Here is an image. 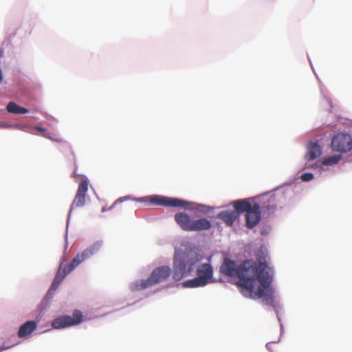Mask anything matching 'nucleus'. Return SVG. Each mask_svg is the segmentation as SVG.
<instances>
[{
	"label": "nucleus",
	"instance_id": "obj_7",
	"mask_svg": "<svg viewBox=\"0 0 352 352\" xmlns=\"http://www.w3.org/2000/svg\"><path fill=\"white\" fill-rule=\"evenodd\" d=\"M331 145L335 151L346 153L352 149V137L345 133H337L333 137Z\"/></svg>",
	"mask_w": 352,
	"mask_h": 352
},
{
	"label": "nucleus",
	"instance_id": "obj_23",
	"mask_svg": "<svg viewBox=\"0 0 352 352\" xmlns=\"http://www.w3.org/2000/svg\"><path fill=\"white\" fill-rule=\"evenodd\" d=\"M105 211V208H103L102 210V212H104Z\"/></svg>",
	"mask_w": 352,
	"mask_h": 352
},
{
	"label": "nucleus",
	"instance_id": "obj_15",
	"mask_svg": "<svg viewBox=\"0 0 352 352\" xmlns=\"http://www.w3.org/2000/svg\"><path fill=\"white\" fill-rule=\"evenodd\" d=\"M234 212H237V216L243 212H248L252 208V205L247 200H238L233 202Z\"/></svg>",
	"mask_w": 352,
	"mask_h": 352
},
{
	"label": "nucleus",
	"instance_id": "obj_9",
	"mask_svg": "<svg viewBox=\"0 0 352 352\" xmlns=\"http://www.w3.org/2000/svg\"><path fill=\"white\" fill-rule=\"evenodd\" d=\"M151 203L155 205L186 208L188 203L182 199L175 198H168L161 196H154L150 199Z\"/></svg>",
	"mask_w": 352,
	"mask_h": 352
},
{
	"label": "nucleus",
	"instance_id": "obj_1",
	"mask_svg": "<svg viewBox=\"0 0 352 352\" xmlns=\"http://www.w3.org/2000/svg\"><path fill=\"white\" fill-rule=\"evenodd\" d=\"M257 260L258 265L248 259L237 265L234 261L226 258L220 267V272L226 276H236V285L243 292H247L253 298H261L265 295V289L272 284L274 272L264 257Z\"/></svg>",
	"mask_w": 352,
	"mask_h": 352
},
{
	"label": "nucleus",
	"instance_id": "obj_4",
	"mask_svg": "<svg viewBox=\"0 0 352 352\" xmlns=\"http://www.w3.org/2000/svg\"><path fill=\"white\" fill-rule=\"evenodd\" d=\"M170 273L171 269L168 266L158 267L153 270L147 279H141L131 283L130 289L135 292L149 288L166 280L170 276Z\"/></svg>",
	"mask_w": 352,
	"mask_h": 352
},
{
	"label": "nucleus",
	"instance_id": "obj_18",
	"mask_svg": "<svg viewBox=\"0 0 352 352\" xmlns=\"http://www.w3.org/2000/svg\"><path fill=\"white\" fill-rule=\"evenodd\" d=\"M340 155H333L325 158L322 161V164L324 166H330L337 164L340 160Z\"/></svg>",
	"mask_w": 352,
	"mask_h": 352
},
{
	"label": "nucleus",
	"instance_id": "obj_20",
	"mask_svg": "<svg viewBox=\"0 0 352 352\" xmlns=\"http://www.w3.org/2000/svg\"><path fill=\"white\" fill-rule=\"evenodd\" d=\"M35 129L39 132L41 133V135L45 137V138H51L50 135H49V133L43 128H41V127H36Z\"/></svg>",
	"mask_w": 352,
	"mask_h": 352
},
{
	"label": "nucleus",
	"instance_id": "obj_11",
	"mask_svg": "<svg viewBox=\"0 0 352 352\" xmlns=\"http://www.w3.org/2000/svg\"><path fill=\"white\" fill-rule=\"evenodd\" d=\"M175 220L182 230L190 232L192 219L186 213L179 212L175 214Z\"/></svg>",
	"mask_w": 352,
	"mask_h": 352
},
{
	"label": "nucleus",
	"instance_id": "obj_2",
	"mask_svg": "<svg viewBox=\"0 0 352 352\" xmlns=\"http://www.w3.org/2000/svg\"><path fill=\"white\" fill-rule=\"evenodd\" d=\"M102 243L97 241L85 250L82 252L78 254L72 261L66 265L62 270L65 259L60 261L58 269L54 279L50 286V292H55L59 285L64 280L65 276L72 272L77 266L92 255L96 254L101 248Z\"/></svg>",
	"mask_w": 352,
	"mask_h": 352
},
{
	"label": "nucleus",
	"instance_id": "obj_19",
	"mask_svg": "<svg viewBox=\"0 0 352 352\" xmlns=\"http://www.w3.org/2000/svg\"><path fill=\"white\" fill-rule=\"evenodd\" d=\"M314 178V175L310 173H303L301 175V179L304 182L311 181Z\"/></svg>",
	"mask_w": 352,
	"mask_h": 352
},
{
	"label": "nucleus",
	"instance_id": "obj_5",
	"mask_svg": "<svg viewBox=\"0 0 352 352\" xmlns=\"http://www.w3.org/2000/svg\"><path fill=\"white\" fill-rule=\"evenodd\" d=\"M197 277L183 283L184 287H201L212 282L213 270L208 263L199 266L196 271Z\"/></svg>",
	"mask_w": 352,
	"mask_h": 352
},
{
	"label": "nucleus",
	"instance_id": "obj_8",
	"mask_svg": "<svg viewBox=\"0 0 352 352\" xmlns=\"http://www.w3.org/2000/svg\"><path fill=\"white\" fill-rule=\"evenodd\" d=\"M88 190V180L84 178L80 182L76 194L71 204L68 218L70 217L72 211L77 208H82L86 203V195Z\"/></svg>",
	"mask_w": 352,
	"mask_h": 352
},
{
	"label": "nucleus",
	"instance_id": "obj_21",
	"mask_svg": "<svg viewBox=\"0 0 352 352\" xmlns=\"http://www.w3.org/2000/svg\"><path fill=\"white\" fill-rule=\"evenodd\" d=\"M18 336L19 338H22V325H21L19 328Z\"/></svg>",
	"mask_w": 352,
	"mask_h": 352
},
{
	"label": "nucleus",
	"instance_id": "obj_3",
	"mask_svg": "<svg viewBox=\"0 0 352 352\" xmlns=\"http://www.w3.org/2000/svg\"><path fill=\"white\" fill-rule=\"evenodd\" d=\"M199 261L191 251L176 250L174 257L173 278L179 280L188 276L193 270V266Z\"/></svg>",
	"mask_w": 352,
	"mask_h": 352
},
{
	"label": "nucleus",
	"instance_id": "obj_12",
	"mask_svg": "<svg viewBox=\"0 0 352 352\" xmlns=\"http://www.w3.org/2000/svg\"><path fill=\"white\" fill-rule=\"evenodd\" d=\"M212 227L211 222L205 218L192 221L191 231H202L210 230Z\"/></svg>",
	"mask_w": 352,
	"mask_h": 352
},
{
	"label": "nucleus",
	"instance_id": "obj_6",
	"mask_svg": "<svg viewBox=\"0 0 352 352\" xmlns=\"http://www.w3.org/2000/svg\"><path fill=\"white\" fill-rule=\"evenodd\" d=\"M83 320L82 312L76 309L73 317L69 316H61L56 318L52 322V326L54 329H63L80 324Z\"/></svg>",
	"mask_w": 352,
	"mask_h": 352
},
{
	"label": "nucleus",
	"instance_id": "obj_22",
	"mask_svg": "<svg viewBox=\"0 0 352 352\" xmlns=\"http://www.w3.org/2000/svg\"><path fill=\"white\" fill-rule=\"evenodd\" d=\"M28 112V109H25V108H23V114H25V113H26Z\"/></svg>",
	"mask_w": 352,
	"mask_h": 352
},
{
	"label": "nucleus",
	"instance_id": "obj_14",
	"mask_svg": "<svg viewBox=\"0 0 352 352\" xmlns=\"http://www.w3.org/2000/svg\"><path fill=\"white\" fill-rule=\"evenodd\" d=\"M321 154V148L316 142H310L307 146V152L305 157L308 160H314Z\"/></svg>",
	"mask_w": 352,
	"mask_h": 352
},
{
	"label": "nucleus",
	"instance_id": "obj_10",
	"mask_svg": "<svg viewBox=\"0 0 352 352\" xmlns=\"http://www.w3.org/2000/svg\"><path fill=\"white\" fill-rule=\"evenodd\" d=\"M246 226L249 228H252L256 226L261 220L260 206L254 203L252 208L246 213L245 215Z\"/></svg>",
	"mask_w": 352,
	"mask_h": 352
},
{
	"label": "nucleus",
	"instance_id": "obj_16",
	"mask_svg": "<svg viewBox=\"0 0 352 352\" xmlns=\"http://www.w3.org/2000/svg\"><path fill=\"white\" fill-rule=\"evenodd\" d=\"M37 323L34 320L27 321L23 323V338L30 335L36 329Z\"/></svg>",
	"mask_w": 352,
	"mask_h": 352
},
{
	"label": "nucleus",
	"instance_id": "obj_13",
	"mask_svg": "<svg viewBox=\"0 0 352 352\" xmlns=\"http://www.w3.org/2000/svg\"><path fill=\"white\" fill-rule=\"evenodd\" d=\"M217 218L222 220L228 226H232L238 218L237 212L234 210H225L217 214Z\"/></svg>",
	"mask_w": 352,
	"mask_h": 352
},
{
	"label": "nucleus",
	"instance_id": "obj_17",
	"mask_svg": "<svg viewBox=\"0 0 352 352\" xmlns=\"http://www.w3.org/2000/svg\"><path fill=\"white\" fill-rule=\"evenodd\" d=\"M7 111L12 113H22V107L17 105L14 102H10L7 105Z\"/></svg>",
	"mask_w": 352,
	"mask_h": 352
}]
</instances>
